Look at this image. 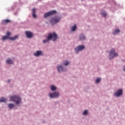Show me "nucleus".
Masks as SVG:
<instances>
[{"label": "nucleus", "mask_w": 125, "mask_h": 125, "mask_svg": "<svg viewBox=\"0 0 125 125\" xmlns=\"http://www.w3.org/2000/svg\"><path fill=\"white\" fill-rule=\"evenodd\" d=\"M35 56H40V55H42V52L41 51H37L34 53Z\"/></svg>", "instance_id": "f8f14e48"}, {"label": "nucleus", "mask_w": 125, "mask_h": 125, "mask_svg": "<svg viewBox=\"0 0 125 125\" xmlns=\"http://www.w3.org/2000/svg\"><path fill=\"white\" fill-rule=\"evenodd\" d=\"M101 14H102V16H104V17H105V16H107V14L106 13H105L104 12H102Z\"/></svg>", "instance_id": "5701e85b"}, {"label": "nucleus", "mask_w": 125, "mask_h": 125, "mask_svg": "<svg viewBox=\"0 0 125 125\" xmlns=\"http://www.w3.org/2000/svg\"><path fill=\"white\" fill-rule=\"evenodd\" d=\"M80 41H84V40H85V37H84V35H83V34H81L80 35Z\"/></svg>", "instance_id": "2eb2a0df"}, {"label": "nucleus", "mask_w": 125, "mask_h": 125, "mask_svg": "<svg viewBox=\"0 0 125 125\" xmlns=\"http://www.w3.org/2000/svg\"><path fill=\"white\" fill-rule=\"evenodd\" d=\"M87 110H84L83 112V115H87Z\"/></svg>", "instance_id": "a878e982"}, {"label": "nucleus", "mask_w": 125, "mask_h": 125, "mask_svg": "<svg viewBox=\"0 0 125 125\" xmlns=\"http://www.w3.org/2000/svg\"><path fill=\"white\" fill-rule=\"evenodd\" d=\"M49 96L51 98H56L59 97V93L58 92H55L54 93H50Z\"/></svg>", "instance_id": "423d86ee"}, {"label": "nucleus", "mask_w": 125, "mask_h": 125, "mask_svg": "<svg viewBox=\"0 0 125 125\" xmlns=\"http://www.w3.org/2000/svg\"><path fill=\"white\" fill-rule=\"evenodd\" d=\"M58 72H65V71H67V68H63L62 65H60L57 67Z\"/></svg>", "instance_id": "9b49d317"}, {"label": "nucleus", "mask_w": 125, "mask_h": 125, "mask_svg": "<svg viewBox=\"0 0 125 125\" xmlns=\"http://www.w3.org/2000/svg\"><path fill=\"white\" fill-rule=\"evenodd\" d=\"M115 56H118V53L115 52V49H112L109 53V59H113Z\"/></svg>", "instance_id": "20e7f679"}, {"label": "nucleus", "mask_w": 125, "mask_h": 125, "mask_svg": "<svg viewBox=\"0 0 125 125\" xmlns=\"http://www.w3.org/2000/svg\"><path fill=\"white\" fill-rule=\"evenodd\" d=\"M9 22H10V20L8 19H5L2 21V24H7V23H9Z\"/></svg>", "instance_id": "4468645a"}, {"label": "nucleus", "mask_w": 125, "mask_h": 125, "mask_svg": "<svg viewBox=\"0 0 125 125\" xmlns=\"http://www.w3.org/2000/svg\"><path fill=\"white\" fill-rule=\"evenodd\" d=\"M1 102H6V99L3 97L1 98L0 99V103H1Z\"/></svg>", "instance_id": "f3484780"}, {"label": "nucleus", "mask_w": 125, "mask_h": 125, "mask_svg": "<svg viewBox=\"0 0 125 125\" xmlns=\"http://www.w3.org/2000/svg\"><path fill=\"white\" fill-rule=\"evenodd\" d=\"M9 36H10V32H7L6 33V36L8 37V38H9Z\"/></svg>", "instance_id": "393cba45"}, {"label": "nucleus", "mask_w": 125, "mask_h": 125, "mask_svg": "<svg viewBox=\"0 0 125 125\" xmlns=\"http://www.w3.org/2000/svg\"><path fill=\"white\" fill-rule=\"evenodd\" d=\"M84 48V46L83 45H79L77 47H76L75 49L76 52H79V51H81V50H83Z\"/></svg>", "instance_id": "9d476101"}, {"label": "nucleus", "mask_w": 125, "mask_h": 125, "mask_svg": "<svg viewBox=\"0 0 125 125\" xmlns=\"http://www.w3.org/2000/svg\"><path fill=\"white\" fill-rule=\"evenodd\" d=\"M117 33H120V30L119 29H117L115 30L114 33H113V35H115Z\"/></svg>", "instance_id": "4be33fe9"}, {"label": "nucleus", "mask_w": 125, "mask_h": 125, "mask_svg": "<svg viewBox=\"0 0 125 125\" xmlns=\"http://www.w3.org/2000/svg\"><path fill=\"white\" fill-rule=\"evenodd\" d=\"M123 94V90L121 89H119L116 92L114 93L115 96H117L119 97V96H121Z\"/></svg>", "instance_id": "6e6552de"}, {"label": "nucleus", "mask_w": 125, "mask_h": 125, "mask_svg": "<svg viewBox=\"0 0 125 125\" xmlns=\"http://www.w3.org/2000/svg\"><path fill=\"white\" fill-rule=\"evenodd\" d=\"M100 81H101V78H97L96 80V83H100Z\"/></svg>", "instance_id": "b1692460"}, {"label": "nucleus", "mask_w": 125, "mask_h": 125, "mask_svg": "<svg viewBox=\"0 0 125 125\" xmlns=\"http://www.w3.org/2000/svg\"><path fill=\"white\" fill-rule=\"evenodd\" d=\"M13 107H14V104H8V107L10 109H12V108H13Z\"/></svg>", "instance_id": "6ab92c4d"}, {"label": "nucleus", "mask_w": 125, "mask_h": 125, "mask_svg": "<svg viewBox=\"0 0 125 125\" xmlns=\"http://www.w3.org/2000/svg\"><path fill=\"white\" fill-rule=\"evenodd\" d=\"M55 13H56V11L53 10L47 13H46L44 14V18H46V17H48V16H51V15H53Z\"/></svg>", "instance_id": "0eeeda50"}, {"label": "nucleus", "mask_w": 125, "mask_h": 125, "mask_svg": "<svg viewBox=\"0 0 125 125\" xmlns=\"http://www.w3.org/2000/svg\"><path fill=\"white\" fill-rule=\"evenodd\" d=\"M7 64H13V62H12V61L11 59H8L6 61Z\"/></svg>", "instance_id": "a211bd4d"}, {"label": "nucleus", "mask_w": 125, "mask_h": 125, "mask_svg": "<svg viewBox=\"0 0 125 125\" xmlns=\"http://www.w3.org/2000/svg\"><path fill=\"white\" fill-rule=\"evenodd\" d=\"M76 29H77V25L76 24H74V26H73L71 28V31L72 32H74L76 31Z\"/></svg>", "instance_id": "dca6fc26"}, {"label": "nucleus", "mask_w": 125, "mask_h": 125, "mask_svg": "<svg viewBox=\"0 0 125 125\" xmlns=\"http://www.w3.org/2000/svg\"><path fill=\"white\" fill-rule=\"evenodd\" d=\"M32 16L33 18H36V17H37V15H36V9L35 8L32 9Z\"/></svg>", "instance_id": "ddd939ff"}, {"label": "nucleus", "mask_w": 125, "mask_h": 125, "mask_svg": "<svg viewBox=\"0 0 125 125\" xmlns=\"http://www.w3.org/2000/svg\"><path fill=\"white\" fill-rule=\"evenodd\" d=\"M60 18L59 17H56L54 18H52L50 20V23L52 25H54V24H56V23H58L60 21Z\"/></svg>", "instance_id": "7ed1b4c3"}, {"label": "nucleus", "mask_w": 125, "mask_h": 125, "mask_svg": "<svg viewBox=\"0 0 125 125\" xmlns=\"http://www.w3.org/2000/svg\"><path fill=\"white\" fill-rule=\"evenodd\" d=\"M70 64V62L68 61H65L64 63H63V65L64 66H68Z\"/></svg>", "instance_id": "aec40b11"}, {"label": "nucleus", "mask_w": 125, "mask_h": 125, "mask_svg": "<svg viewBox=\"0 0 125 125\" xmlns=\"http://www.w3.org/2000/svg\"><path fill=\"white\" fill-rule=\"evenodd\" d=\"M7 83H10V80H8V82H7Z\"/></svg>", "instance_id": "bb28decb"}, {"label": "nucleus", "mask_w": 125, "mask_h": 125, "mask_svg": "<svg viewBox=\"0 0 125 125\" xmlns=\"http://www.w3.org/2000/svg\"><path fill=\"white\" fill-rule=\"evenodd\" d=\"M25 35L28 39H31L32 37H34L33 33L30 31H25Z\"/></svg>", "instance_id": "1a4fd4ad"}, {"label": "nucleus", "mask_w": 125, "mask_h": 125, "mask_svg": "<svg viewBox=\"0 0 125 125\" xmlns=\"http://www.w3.org/2000/svg\"><path fill=\"white\" fill-rule=\"evenodd\" d=\"M17 38H18V36L17 35H16L14 37H8V36H2V41H5V40H10L11 41H15V40H16Z\"/></svg>", "instance_id": "39448f33"}, {"label": "nucleus", "mask_w": 125, "mask_h": 125, "mask_svg": "<svg viewBox=\"0 0 125 125\" xmlns=\"http://www.w3.org/2000/svg\"><path fill=\"white\" fill-rule=\"evenodd\" d=\"M57 39H58V36H57V35H56V33H55V32H54L53 33H50L48 35L47 39L43 41V43H45L47 42L50 41V40L52 39L53 42H55V41H56Z\"/></svg>", "instance_id": "f257e3e1"}, {"label": "nucleus", "mask_w": 125, "mask_h": 125, "mask_svg": "<svg viewBox=\"0 0 125 125\" xmlns=\"http://www.w3.org/2000/svg\"><path fill=\"white\" fill-rule=\"evenodd\" d=\"M55 89H56V87H55L54 85L51 86V90L54 91Z\"/></svg>", "instance_id": "412c9836"}, {"label": "nucleus", "mask_w": 125, "mask_h": 125, "mask_svg": "<svg viewBox=\"0 0 125 125\" xmlns=\"http://www.w3.org/2000/svg\"><path fill=\"white\" fill-rule=\"evenodd\" d=\"M11 101H13L17 104L21 102V98L19 96H13L10 97Z\"/></svg>", "instance_id": "f03ea898"}]
</instances>
